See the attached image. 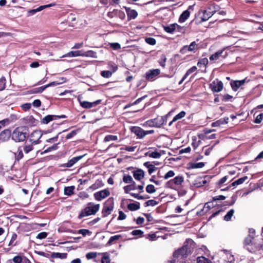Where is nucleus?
Segmentation results:
<instances>
[{"label": "nucleus", "mask_w": 263, "mask_h": 263, "mask_svg": "<svg viewBox=\"0 0 263 263\" xmlns=\"http://www.w3.org/2000/svg\"><path fill=\"white\" fill-rule=\"evenodd\" d=\"M114 209V199L113 198H108L104 203L102 209V215L104 217L109 215Z\"/></svg>", "instance_id": "39448f33"}, {"label": "nucleus", "mask_w": 263, "mask_h": 263, "mask_svg": "<svg viewBox=\"0 0 263 263\" xmlns=\"http://www.w3.org/2000/svg\"><path fill=\"white\" fill-rule=\"evenodd\" d=\"M234 213V210L231 209L228 212L227 214L224 217V220L227 221H229L231 219L232 216Z\"/></svg>", "instance_id": "72a5a7b5"}, {"label": "nucleus", "mask_w": 263, "mask_h": 263, "mask_svg": "<svg viewBox=\"0 0 263 263\" xmlns=\"http://www.w3.org/2000/svg\"><path fill=\"white\" fill-rule=\"evenodd\" d=\"M248 179L247 176H244L242 178L238 179V180L235 181L231 184V186H235L240 184H242L246 180Z\"/></svg>", "instance_id": "c85d7f7f"}, {"label": "nucleus", "mask_w": 263, "mask_h": 263, "mask_svg": "<svg viewBox=\"0 0 263 263\" xmlns=\"http://www.w3.org/2000/svg\"><path fill=\"white\" fill-rule=\"evenodd\" d=\"M183 182L184 178L181 176H177L174 179L168 181L165 183V187L176 190L182 187V184Z\"/></svg>", "instance_id": "20e7f679"}, {"label": "nucleus", "mask_w": 263, "mask_h": 263, "mask_svg": "<svg viewBox=\"0 0 263 263\" xmlns=\"http://www.w3.org/2000/svg\"><path fill=\"white\" fill-rule=\"evenodd\" d=\"M175 173L173 171H169L164 176V179L165 180L168 179L170 178L173 177L175 176Z\"/></svg>", "instance_id": "49530a36"}, {"label": "nucleus", "mask_w": 263, "mask_h": 263, "mask_svg": "<svg viewBox=\"0 0 263 263\" xmlns=\"http://www.w3.org/2000/svg\"><path fill=\"white\" fill-rule=\"evenodd\" d=\"M146 191L147 193L149 194H152L156 192V190L155 187L152 184H148L146 187Z\"/></svg>", "instance_id": "ea45409f"}, {"label": "nucleus", "mask_w": 263, "mask_h": 263, "mask_svg": "<svg viewBox=\"0 0 263 263\" xmlns=\"http://www.w3.org/2000/svg\"><path fill=\"white\" fill-rule=\"evenodd\" d=\"M198 48V44L195 42H193L189 46H185L183 50H187L190 51H193Z\"/></svg>", "instance_id": "a878e982"}, {"label": "nucleus", "mask_w": 263, "mask_h": 263, "mask_svg": "<svg viewBox=\"0 0 263 263\" xmlns=\"http://www.w3.org/2000/svg\"><path fill=\"white\" fill-rule=\"evenodd\" d=\"M263 119V114H260L256 117L254 122L257 124H259L261 122Z\"/></svg>", "instance_id": "6e6d98bb"}, {"label": "nucleus", "mask_w": 263, "mask_h": 263, "mask_svg": "<svg viewBox=\"0 0 263 263\" xmlns=\"http://www.w3.org/2000/svg\"><path fill=\"white\" fill-rule=\"evenodd\" d=\"M204 166L203 162H198L192 164V168H202Z\"/></svg>", "instance_id": "4d7b16f0"}, {"label": "nucleus", "mask_w": 263, "mask_h": 263, "mask_svg": "<svg viewBox=\"0 0 263 263\" xmlns=\"http://www.w3.org/2000/svg\"><path fill=\"white\" fill-rule=\"evenodd\" d=\"M57 118L56 116L48 115L42 119V123L43 124H48L51 121L54 120Z\"/></svg>", "instance_id": "cd10ccee"}, {"label": "nucleus", "mask_w": 263, "mask_h": 263, "mask_svg": "<svg viewBox=\"0 0 263 263\" xmlns=\"http://www.w3.org/2000/svg\"><path fill=\"white\" fill-rule=\"evenodd\" d=\"M80 105L84 108H90L92 107L97 106L98 104L100 103L101 100H97L93 102H89L87 101H82L80 99H78Z\"/></svg>", "instance_id": "9d476101"}, {"label": "nucleus", "mask_w": 263, "mask_h": 263, "mask_svg": "<svg viewBox=\"0 0 263 263\" xmlns=\"http://www.w3.org/2000/svg\"><path fill=\"white\" fill-rule=\"evenodd\" d=\"M6 87V79L4 77L0 79V91L4 90Z\"/></svg>", "instance_id": "a18cd8bd"}, {"label": "nucleus", "mask_w": 263, "mask_h": 263, "mask_svg": "<svg viewBox=\"0 0 263 263\" xmlns=\"http://www.w3.org/2000/svg\"><path fill=\"white\" fill-rule=\"evenodd\" d=\"M110 46L115 50H118L121 48L120 45L118 43H112L110 44Z\"/></svg>", "instance_id": "680f3d73"}, {"label": "nucleus", "mask_w": 263, "mask_h": 263, "mask_svg": "<svg viewBox=\"0 0 263 263\" xmlns=\"http://www.w3.org/2000/svg\"><path fill=\"white\" fill-rule=\"evenodd\" d=\"M127 208L130 211H136L139 209L140 206L139 204L136 203H129Z\"/></svg>", "instance_id": "58836bf2"}, {"label": "nucleus", "mask_w": 263, "mask_h": 263, "mask_svg": "<svg viewBox=\"0 0 263 263\" xmlns=\"http://www.w3.org/2000/svg\"><path fill=\"white\" fill-rule=\"evenodd\" d=\"M54 5V4H48V5L41 6L37 8L36 9L30 10L28 12V15H32L33 14H34L36 12L41 11L45 8L50 7Z\"/></svg>", "instance_id": "dca6fc26"}, {"label": "nucleus", "mask_w": 263, "mask_h": 263, "mask_svg": "<svg viewBox=\"0 0 263 263\" xmlns=\"http://www.w3.org/2000/svg\"><path fill=\"white\" fill-rule=\"evenodd\" d=\"M210 88L214 92H220L223 88V83L221 81L216 79L210 84Z\"/></svg>", "instance_id": "6e6552de"}, {"label": "nucleus", "mask_w": 263, "mask_h": 263, "mask_svg": "<svg viewBox=\"0 0 263 263\" xmlns=\"http://www.w3.org/2000/svg\"><path fill=\"white\" fill-rule=\"evenodd\" d=\"M185 114H186V113L185 111H181L180 112H179L178 114H177L174 117V118L173 119V121H176L178 120L183 118L185 116Z\"/></svg>", "instance_id": "e433bc0d"}, {"label": "nucleus", "mask_w": 263, "mask_h": 263, "mask_svg": "<svg viewBox=\"0 0 263 263\" xmlns=\"http://www.w3.org/2000/svg\"><path fill=\"white\" fill-rule=\"evenodd\" d=\"M192 140H193V142H192V145L193 146V147L194 148V149H196L200 145L201 140H197V138L195 137H193Z\"/></svg>", "instance_id": "c03bdc74"}, {"label": "nucleus", "mask_w": 263, "mask_h": 263, "mask_svg": "<svg viewBox=\"0 0 263 263\" xmlns=\"http://www.w3.org/2000/svg\"><path fill=\"white\" fill-rule=\"evenodd\" d=\"M46 88L45 85L43 86L40 87H38V88H36L34 89L33 90V92L34 93H41V92H43Z\"/></svg>", "instance_id": "052dcab7"}, {"label": "nucleus", "mask_w": 263, "mask_h": 263, "mask_svg": "<svg viewBox=\"0 0 263 263\" xmlns=\"http://www.w3.org/2000/svg\"><path fill=\"white\" fill-rule=\"evenodd\" d=\"M190 12L188 10H185L183 12V13L180 15L179 22L180 23L184 22L190 16Z\"/></svg>", "instance_id": "b1692460"}, {"label": "nucleus", "mask_w": 263, "mask_h": 263, "mask_svg": "<svg viewBox=\"0 0 263 263\" xmlns=\"http://www.w3.org/2000/svg\"><path fill=\"white\" fill-rule=\"evenodd\" d=\"M47 236V233L45 232H41L38 234L36 238L40 239L45 238Z\"/></svg>", "instance_id": "0e129e2a"}, {"label": "nucleus", "mask_w": 263, "mask_h": 263, "mask_svg": "<svg viewBox=\"0 0 263 263\" xmlns=\"http://www.w3.org/2000/svg\"><path fill=\"white\" fill-rule=\"evenodd\" d=\"M120 238H121V235H115V236H111L109 238V240L108 241V244H111L114 241L117 240L119 239Z\"/></svg>", "instance_id": "de8ad7c7"}, {"label": "nucleus", "mask_w": 263, "mask_h": 263, "mask_svg": "<svg viewBox=\"0 0 263 263\" xmlns=\"http://www.w3.org/2000/svg\"><path fill=\"white\" fill-rule=\"evenodd\" d=\"M35 144H33V143L27 144L26 143H25L23 146V151L26 154H28L29 152L32 151L33 149V145Z\"/></svg>", "instance_id": "bb28decb"}, {"label": "nucleus", "mask_w": 263, "mask_h": 263, "mask_svg": "<svg viewBox=\"0 0 263 263\" xmlns=\"http://www.w3.org/2000/svg\"><path fill=\"white\" fill-rule=\"evenodd\" d=\"M194 243L192 239H187L183 246L174 253V257L183 258L186 257L193 250Z\"/></svg>", "instance_id": "f257e3e1"}, {"label": "nucleus", "mask_w": 263, "mask_h": 263, "mask_svg": "<svg viewBox=\"0 0 263 263\" xmlns=\"http://www.w3.org/2000/svg\"><path fill=\"white\" fill-rule=\"evenodd\" d=\"M224 52V50H220L217 51L214 54L211 55L210 57V60L211 61L213 60H217L220 58V57H222V58H224L227 54L226 52L224 53V54H223Z\"/></svg>", "instance_id": "4468645a"}, {"label": "nucleus", "mask_w": 263, "mask_h": 263, "mask_svg": "<svg viewBox=\"0 0 263 263\" xmlns=\"http://www.w3.org/2000/svg\"><path fill=\"white\" fill-rule=\"evenodd\" d=\"M83 57H88L97 58V53L92 50H89L86 52H83Z\"/></svg>", "instance_id": "2f4dec72"}, {"label": "nucleus", "mask_w": 263, "mask_h": 263, "mask_svg": "<svg viewBox=\"0 0 263 263\" xmlns=\"http://www.w3.org/2000/svg\"><path fill=\"white\" fill-rule=\"evenodd\" d=\"M84 156H79L78 157H73L70 160H69L67 163L64 164V166L67 167H70L72 166L75 163H76L78 161L80 160Z\"/></svg>", "instance_id": "6ab92c4d"}, {"label": "nucleus", "mask_w": 263, "mask_h": 263, "mask_svg": "<svg viewBox=\"0 0 263 263\" xmlns=\"http://www.w3.org/2000/svg\"><path fill=\"white\" fill-rule=\"evenodd\" d=\"M197 67L195 66H193L191 68H190L186 72L185 75L187 77L189 74H190L192 73H193L197 70Z\"/></svg>", "instance_id": "e2e57ef3"}, {"label": "nucleus", "mask_w": 263, "mask_h": 263, "mask_svg": "<svg viewBox=\"0 0 263 263\" xmlns=\"http://www.w3.org/2000/svg\"><path fill=\"white\" fill-rule=\"evenodd\" d=\"M145 125L149 127H160L161 125L158 118L149 120L145 122Z\"/></svg>", "instance_id": "2eb2a0df"}, {"label": "nucleus", "mask_w": 263, "mask_h": 263, "mask_svg": "<svg viewBox=\"0 0 263 263\" xmlns=\"http://www.w3.org/2000/svg\"><path fill=\"white\" fill-rule=\"evenodd\" d=\"M23 149L21 147H18L17 152L15 153V156L17 159H21L23 157Z\"/></svg>", "instance_id": "79ce46f5"}, {"label": "nucleus", "mask_w": 263, "mask_h": 263, "mask_svg": "<svg viewBox=\"0 0 263 263\" xmlns=\"http://www.w3.org/2000/svg\"><path fill=\"white\" fill-rule=\"evenodd\" d=\"M245 79L242 80H237L231 83V87L233 90L236 91L241 86L245 83Z\"/></svg>", "instance_id": "a211bd4d"}, {"label": "nucleus", "mask_w": 263, "mask_h": 263, "mask_svg": "<svg viewBox=\"0 0 263 263\" xmlns=\"http://www.w3.org/2000/svg\"><path fill=\"white\" fill-rule=\"evenodd\" d=\"M133 176L135 179L140 180L144 177V173L142 170L138 169L134 172Z\"/></svg>", "instance_id": "4be33fe9"}, {"label": "nucleus", "mask_w": 263, "mask_h": 263, "mask_svg": "<svg viewBox=\"0 0 263 263\" xmlns=\"http://www.w3.org/2000/svg\"><path fill=\"white\" fill-rule=\"evenodd\" d=\"M132 234L133 235L141 236L143 234V232L140 230H135L132 231Z\"/></svg>", "instance_id": "774afa93"}, {"label": "nucleus", "mask_w": 263, "mask_h": 263, "mask_svg": "<svg viewBox=\"0 0 263 263\" xmlns=\"http://www.w3.org/2000/svg\"><path fill=\"white\" fill-rule=\"evenodd\" d=\"M66 256V253H53L51 255V257L53 258H59L62 259L65 258Z\"/></svg>", "instance_id": "c9c22d12"}, {"label": "nucleus", "mask_w": 263, "mask_h": 263, "mask_svg": "<svg viewBox=\"0 0 263 263\" xmlns=\"http://www.w3.org/2000/svg\"><path fill=\"white\" fill-rule=\"evenodd\" d=\"M158 202L157 201H156V200H153V199L149 200L145 202L146 206H155L157 204H158Z\"/></svg>", "instance_id": "3c124183"}, {"label": "nucleus", "mask_w": 263, "mask_h": 263, "mask_svg": "<svg viewBox=\"0 0 263 263\" xmlns=\"http://www.w3.org/2000/svg\"><path fill=\"white\" fill-rule=\"evenodd\" d=\"M213 146H212L209 147L208 148H207L206 146L203 147V150L204 151V153L205 155L209 156L210 154L211 151L213 149Z\"/></svg>", "instance_id": "5fc2aeb1"}, {"label": "nucleus", "mask_w": 263, "mask_h": 263, "mask_svg": "<svg viewBox=\"0 0 263 263\" xmlns=\"http://www.w3.org/2000/svg\"><path fill=\"white\" fill-rule=\"evenodd\" d=\"M57 145L58 144H54L52 146L48 147L46 149H45L42 154H46L48 152H49L53 150H55L57 149Z\"/></svg>", "instance_id": "864d4df0"}, {"label": "nucleus", "mask_w": 263, "mask_h": 263, "mask_svg": "<svg viewBox=\"0 0 263 263\" xmlns=\"http://www.w3.org/2000/svg\"><path fill=\"white\" fill-rule=\"evenodd\" d=\"M100 204L89 202L87 206L82 211L79 215V218L95 214L99 210Z\"/></svg>", "instance_id": "f03ea898"}, {"label": "nucleus", "mask_w": 263, "mask_h": 263, "mask_svg": "<svg viewBox=\"0 0 263 263\" xmlns=\"http://www.w3.org/2000/svg\"><path fill=\"white\" fill-rule=\"evenodd\" d=\"M229 118L226 117L223 119H220L216 122L212 123V127H220L222 125L227 124L228 123Z\"/></svg>", "instance_id": "aec40b11"}, {"label": "nucleus", "mask_w": 263, "mask_h": 263, "mask_svg": "<svg viewBox=\"0 0 263 263\" xmlns=\"http://www.w3.org/2000/svg\"><path fill=\"white\" fill-rule=\"evenodd\" d=\"M201 12L203 13V15L201 16V20L202 21H206L208 20V19L214 13L213 12L208 11V10H201Z\"/></svg>", "instance_id": "412c9836"}, {"label": "nucleus", "mask_w": 263, "mask_h": 263, "mask_svg": "<svg viewBox=\"0 0 263 263\" xmlns=\"http://www.w3.org/2000/svg\"><path fill=\"white\" fill-rule=\"evenodd\" d=\"M123 181L125 183H135L132 177L130 175H124L123 177Z\"/></svg>", "instance_id": "473e14b6"}, {"label": "nucleus", "mask_w": 263, "mask_h": 263, "mask_svg": "<svg viewBox=\"0 0 263 263\" xmlns=\"http://www.w3.org/2000/svg\"><path fill=\"white\" fill-rule=\"evenodd\" d=\"M131 184L126 185L124 187V190L125 193H128L132 190H135L136 189L135 183H130Z\"/></svg>", "instance_id": "7c9ffc66"}, {"label": "nucleus", "mask_w": 263, "mask_h": 263, "mask_svg": "<svg viewBox=\"0 0 263 263\" xmlns=\"http://www.w3.org/2000/svg\"><path fill=\"white\" fill-rule=\"evenodd\" d=\"M11 136V132L8 129H5L0 133V143L4 142L9 140Z\"/></svg>", "instance_id": "ddd939ff"}, {"label": "nucleus", "mask_w": 263, "mask_h": 263, "mask_svg": "<svg viewBox=\"0 0 263 263\" xmlns=\"http://www.w3.org/2000/svg\"><path fill=\"white\" fill-rule=\"evenodd\" d=\"M166 60V58L165 56L164 55H162L161 57V60L159 61L160 65L162 67H165V62Z\"/></svg>", "instance_id": "338daca9"}, {"label": "nucleus", "mask_w": 263, "mask_h": 263, "mask_svg": "<svg viewBox=\"0 0 263 263\" xmlns=\"http://www.w3.org/2000/svg\"><path fill=\"white\" fill-rule=\"evenodd\" d=\"M171 113V112L170 111L166 115H165L164 116H161V117L158 118L159 120L160 121V123L161 126L166 123L167 118L170 115Z\"/></svg>", "instance_id": "f704fd0d"}, {"label": "nucleus", "mask_w": 263, "mask_h": 263, "mask_svg": "<svg viewBox=\"0 0 263 263\" xmlns=\"http://www.w3.org/2000/svg\"><path fill=\"white\" fill-rule=\"evenodd\" d=\"M112 72L109 70H104L102 71L101 72V75L104 78H108L110 77L112 75Z\"/></svg>", "instance_id": "37998d69"}, {"label": "nucleus", "mask_w": 263, "mask_h": 263, "mask_svg": "<svg viewBox=\"0 0 263 263\" xmlns=\"http://www.w3.org/2000/svg\"><path fill=\"white\" fill-rule=\"evenodd\" d=\"M43 134L41 130H35L29 136V140L33 144H38L40 143V139L42 137Z\"/></svg>", "instance_id": "423d86ee"}, {"label": "nucleus", "mask_w": 263, "mask_h": 263, "mask_svg": "<svg viewBox=\"0 0 263 263\" xmlns=\"http://www.w3.org/2000/svg\"><path fill=\"white\" fill-rule=\"evenodd\" d=\"M26 129L22 127L15 128L12 134V138L15 142L24 141L26 138Z\"/></svg>", "instance_id": "7ed1b4c3"}, {"label": "nucleus", "mask_w": 263, "mask_h": 263, "mask_svg": "<svg viewBox=\"0 0 263 263\" xmlns=\"http://www.w3.org/2000/svg\"><path fill=\"white\" fill-rule=\"evenodd\" d=\"M79 56L83 57V52L81 51H71L66 54L64 55L62 57H76Z\"/></svg>", "instance_id": "5701e85b"}, {"label": "nucleus", "mask_w": 263, "mask_h": 263, "mask_svg": "<svg viewBox=\"0 0 263 263\" xmlns=\"http://www.w3.org/2000/svg\"><path fill=\"white\" fill-rule=\"evenodd\" d=\"M160 73V70L159 69L149 70L146 73V79L152 81L155 79Z\"/></svg>", "instance_id": "1a4fd4ad"}, {"label": "nucleus", "mask_w": 263, "mask_h": 263, "mask_svg": "<svg viewBox=\"0 0 263 263\" xmlns=\"http://www.w3.org/2000/svg\"><path fill=\"white\" fill-rule=\"evenodd\" d=\"M176 27L175 23L163 26L164 30L167 33H173L175 30Z\"/></svg>", "instance_id": "393cba45"}, {"label": "nucleus", "mask_w": 263, "mask_h": 263, "mask_svg": "<svg viewBox=\"0 0 263 263\" xmlns=\"http://www.w3.org/2000/svg\"><path fill=\"white\" fill-rule=\"evenodd\" d=\"M24 257L19 255L16 256L13 258L12 260L14 263H22Z\"/></svg>", "instance_id": "8fccbe9b"}, {"label": "nucleus", "mask_w": 263, "mask_h": 263, "mask_svg": "<svg viewBox=\"0 0 263 263\" xmlns=\"http://www.w3.org/2000/svg\"><path fill=\"white\" fill-rule=\"evenodd\" d=\"M118 139V137L115 135H107L105 138L104 141L105 142H109L110 141H116Z\"/></svg>", "instance_id": "4c0bfd02"}, {"label": "nucleus", "mask_w": 263, "mask_h": 263, "mask_svg": "<svg viewBox=\"0 0 263 263\" xmlns=\"http://www.w3.org/2000/svg\"><path fill=\"white\" fill-rule=\"evenodd\" d=\"M75 187L74 186H70L65 187L64 188V194L68 196H70L73 193V191Z\"/></svg>", "instance_id": "c756f323"}, {"label": "nucleus", "mask_w": 263, "mask_h": 263, "mask_svg": "<svg viewBox=\"0 0 263 263\" xmlns=\"http://www.w3.org/2000/svg\"><path fill=\"white\" fill-rule=\"evenodd\" d=\"M60 134V133H59L56 136H55V137H54L53 138H49V139L46 140V142H49V143H54V142H56L58 141V136H59V135Z\"/></svg>", "instance_id": "69168bd1"}, {"label": "nucleus", "mask_w": 263, "mask_h": 263, "mask_svg": "<svg viewBox=\"0 0 263 263\" xmlns=\"http://www.w3.org/2000/svg\"><path fill=\"white\" fill-rule=\"evenodd\" d=\"M197 263H212L211 261L203 256L199 257L197 259Z\"/></svg>", "instance_id": "a19ab883"}, {"label": "nucleus", "mask_w": 263, "mask_h": 263, "mask_svg": "<svg viewBox=\"0 0 263 263\" xmlns=\"http://www.w3.org/2000/svg\"><path fill=\"white\" fill-rule=\"evenodd\" d=\"M164 152L163 151H160V152H151L148 151L144 154L145 156H148L151 158H155V159H159L161 157L162 154H164Z\"/></svg>", "instance_id": "f3484780"}, {"label": "nucleus", "mask_w": 263, "mask_h": 263, "mask_svg": "<svg viewBox=\"0 0 263 263\" xmlns=\"http://www.w3.org/2000/svg\"><path fill=\"white\" fill-rule=\"evenodd\" d=\"M17 238V235L15 233L12 234L11 236V240L9 243V246H10L11 245L15 246L16 243L13 244V242L16 240Z\"/></svg>", "instance_id": "bf43d9fd"}, {"label": "nucleus", "mask_w": 263, "mask_h": 263, "mask_svg": "<svg viewBox=\"0 0 263 263\" xmlns=\"http://www.w3.org/2000/svg\"><path fill=\"white\" fill-rule=\"evenodd\" d=\"M110 195V192L108 189H104L94 193L95 199L97 201H101Z\"/></svg>", "instance_id": "0eeeda50"}, {"label": "nucleus", "mask_w": 263, "mask_h": 263, "mask_svg": "<svg viewBox=\"0 0 263 263\" xmlns=\"http://www.w3.org/2000/svg\"><path fill=\"white\" fill-rule=\"evenodd\" d=\"M123 8L126 11L128 20L135 19L137 17L138 13L135 10L126 6H124Z\"/></svg>", "instance_id": "f8f14e48"}, {"label": "nucleus", "mask_w": 263, "mask_h": 263, "mask_svg": "<svg viewBox=\"0 0 263 263\" xmlns=\"http://www.w3.org/2000/svg\"><path fill=\"white\" fill-rule=\"evenodd\" d=\"M130 130L139 139H142L145 137V130L140 127L133 126L130 128Z\"/></svg>", "instance_id": "9b49d317"}, {"label": "nucleus", "mask_w": 263, "mask_h": 263, "mask_svg": "<svg viewBox=\"0 0 263 263\" xmlns=\"http://www.w3.org/2000/svg\"><path fill=\"white\" fill-rule=\"evenodd\" d=\"M145 42L149 45H154L156 44V40L153 37H147L145 39Z\"/></svg>", "instance_id": "603ef678"}, {"label": "nucleus", "mask_w": 263, "mask_h": 263, "mask_svg": "<svg viewBox=\"0 0 263 263\" xmlns=\"http://www.w3.org/2000/svg\"><path fill=\"white\" fill-rule=\"evenodd\" d=\"M110 261L108 255L106 253H104V255L101 259V263H110Z\"/></svg>", "instance_id": "09e8293b"}, {"label": "nucleus", "mask_w": 263, "mask_h": 263, "mask_svg": "<svg viewBox=\"0 0 263 263\" xmlns=\"http://www.w3.org/2000/svg\"><path fill=\"white\" fill-rule=\"evenodd\" d=\"M97 255L96 252H89L86 254V258L87 259H90L95 258Z\"/></svg>", "instance_id": "13d9d810"}]
</instances>
